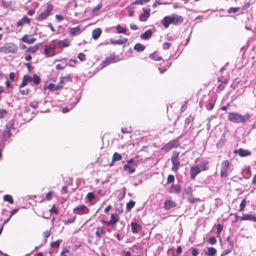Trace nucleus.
Returning <instances> with one entry per match:
<instances>
[{"instance_id": "13", "label": "nucleus", "mask_w": 256, "mask_h": 256, "mask_svg": "<svg viewBox=\"0 0 256 256\" xmlns=\"http://www.w3.org/2000/svg\"><path fill=\"white\" fill-rule=\"evenodd\" d=\"M176 203L170 200H166L164 203V208L166 210H170L171 208L176 207Z\"/></svg>"}, {"instance_id": "15", "label": "nucleus", "mask_w": 256, "mask_h": 256, "mask_svg": "<svg viewBox=\"0 0 256 256\" xmlns=\"http://www.w3.org/2000/svg\"><path fill=\"white\" fill-rule=\"evenodd\" d=\"M42 46V43H38L33 46H30L26 50L27 52H30L32 54H36L39 49L41 48Z\"/></svg>"}, {"instance_id": "37", "label": "nucleus", "mask_w": 256, "mask_h": 256, "mask_svg": "<svg viewBox=\"0 0 256 256\" xmlns=\"http://www.w3.org/2000/svg\"><path fill=\"white\" fill-rule=\"evenodd\" d=\"M134 48L137 52H140L145 50L146 46L140 43H137L134 45Z\"/></svg>"}, {"instance_id": "39", "label": "nucleus", "mask_w": 256, "mask_h": 256, "mask_svg": "<svg viewBox=\"0 0 256 256\" xmlns=\"http://www.w3.org/2000/svg\"><path fill=\"white\" fill-rule=\"evenodd\" d=\"M117 32L118 34H126V29L124 27H122L120 24H118L116 27Z\"/></svg>"}, {"instance_id": "19", "label": "nucleus", "mask_w": 256, "mask_h": 256, "mask_svg": "<svg viewBox=\"0 0 256 256\" xmlns=\"http://www.w3.org/2000/svg\"><path fill=\"white\" fill-rule=\"evenodd\" d=\"M172 24L174 25H178L181 24L183 22V18L182 16L178 15H174L171 16Z\"/></svg>"}, {"instance_id": "12", "label": "nucleus", "mask_w": 256, "mask_h": 256, "mask_svg": "<svg viewBox=\"0 0 256 256\" xmlns=\"http://www.w3.org/2000/svg\"><path fill=\"white\" fill-rule=\"evenodd\" d=\"M142 10L144 12V14H142L139 16L138 19L140 22H146L148 18L150 16V8H142Z\"/></svg>"}, {"instance_id": "17", "label": "nucleus", "mask_w": 256, "mask_h": 256, "mask_svg": "<svg viewBox=\"0 0 256 256\" xmlns=\"http://www.w3.org/2000/svg\"><path fill=\"white\" fill-rule=\"evenodd\" d=\"M117 61L116 56H110L106 57L102 64V67H105L112 63H114Z\"/></svg>"}, {"instance_id": "11", "label": "nucleus", "mask_w": 256, "mask_h": 256, "mask_svg": "<svg viewBox=\"0 0 256 256\" xmlns=\"http://www.w3.org/2000/svg\"><path fill=\"white\" fill-rule=\"evenodd\" d=\"M10 126H6V128L3 132V138L4 140L9 138L11 136L10 128H14V120H11L10 122Z\"/></svg>"}, {"instance_id": "9", "label": "nucleus", "mask_w": 256, "mask_h": 256, "mask_svg": "<svg viewBox=\"0 0 256 256\" xmlns=\"http://www.w3.org/2000/svg\"><path fill=\"white\" fill-rule=\"evenodd\" d=\"M230 167V162L228 160H223L220 164V176L226 178L228 176V170Z\"/></svg>"}, {"instance_id": "53", "label": "nucleus", "mask_w": 256, "mask_h": 256, "mask_svg": "<svg viewBox=\"0 0 256 256\" xmlns=\"http://www.w3.org/2000/svg\"><path fill=\"white\" fill-rule=\"evenodd\" d=\"M86 198L88 202H92L94 199L95 196L92 192H90L87 194Z\"/></svg>"}, {"instance_id": "58", "label": "nucleus", "mask_w": 256, "mask_h": 256, "mask_svg": "<svg viewBox=\"0 0 256 256\" xmlns=\"http://www.w3.org/2000/svg\"><path fill=\"white\" fill-rule=\"evenodd\" d=\"M68 64V63H66L64 66H62L60 64H57L56 66V68L58 70H63Z\"/></svg>"}, {"instance_id": "49", "label": "nucleus", "mask_w": 256, "mask_h": 256, "mask_svg": "<svg viewBox=\"0 0 256 256\" xmlns=\"http://www.w3.org/2000/svg\"><path fill=\"white\" fill-rule=\"evenodd\" d=\"M185 193L186 195V196L192 195L193 193V190L192 188L190 186H188L185 190Z\"/></svg>"}, {"instance_id": "23", "label": "nucleus", "mask_w": 256, "mask_h": 256, "mask_svg": "<svg viewBox=\"0 0 256 256\" xmlns=\"http://www.w3.org/2000/svg\"><path fill=\"white\" fill-rule=\"evenodd\" d=\"M30 24V19L26 16H24L22 17V19L19 20L16 24V27L18 28L20 26H22L24 24Z\"/></svg>"}, {"instance_id": "1", "label": "nucleus", "mask_w": 256, "mask_h": 256, "mask_svg": "<svg viewBox=\"0 0 256 256\" xmlns=\"http://www.w3.org/2000/svg\"><path fill=\"white\" fill-rule=\"evenodd\" d=\"M208 161L205 160L200 164L193 166L190 168V175L192 180H194L196 176L202 171H206L209 169Z\"/></svg>"}, {"instance_id": "38", "label": "nucleus", "mask_w": 256, "mask_h": 256, "mask_svg": "<svg viewBox=\"0 0 256 256\" xmlns=\"http://www.w3.org/2000/svg\"><path fill=\"white\" fill-rule=\"evenodd\" d=\"M186 198H187L188 200L190 203H192V204H194L195 202H199L200 201V198H194L193 196V194H192V195H190V196H186Z\"/></svg>"}, {"instance_id": "64", "label": "nucleus", "mask_w": 256, "mask_h": 256, "mask_svg": "<svg viewBox=\"0 0 256 256\" xmlns=\"http://www.w3.org/2000/svg\"><path fill=\"white\" fill-rule=\"evenodd\" d=\"M198 254V250L196 248H192V256H197Z\"/></svg>"}, {"instance_id": "46", "label": "nucleus", "mask_w": 256, "mask_h": 256, "mask_svg": "<svg viewBox=\"0 0 256 256\" xmlns=\"http://www.w3.org/2000/svg\"><path fill=\"white\" fill-rule=\"evenodd\" d=\"M194 120V116H192L191 114L190 115L188 118H185L184 122L186 124H189L191 122H192Z\"/></svg>"}, {"instance_id": "43", "label": "nucleus", "mask_w": 256, "mask_h": 256, "mask_svg": "<svg viewBox=\"0 0 256 256\" xmlns=\"http://www.w3.org/2000/svg\"><path fill=\"white\" fill-rule=\"evenodd\" d=\"M4 201L9 202L10 204H14V200L11 195L6 194L4 196Z\"/></svg>"}, {"instance_id": "55", "label": "nucleus", "mask_w": 256, "mask_h": 256, "mask_svg": "<svg viewBox=\"0 0 256 256\" xmlns=\"http://www.w3.org/2000/svg\"><path fill=\"white\" fill-rule=\"evenodd\" d=\"M174 180V176L172 174H169L167 178V184L172 183Z\"/></svg>"}, {"instance_id": "54", "label": "nucleus", "mask_w": 256, "mask_h": 256, "mask_svg": "<svg viewBox=\"0 0 256 256\" xmlns=\"http://www.w3.org/2000/svg\"><path fill=\"white\" fill-rule=\"evenodd\" d=\"M218 82H221L222 84H228V80L222 76L218 78Z\"/></svg>"}, {"instance_id": "48", "label": "nucleus", "mask_w": 256, "mask_h": 256, "mask_svg": "<svg viewBox=\"0 0 256 256\" xmlns=\"http://www.w3.org/2000/svg\"><path fill=\"white\" fill-rule=\"evenodd\" d=\"M54 194V192L50 191V192H48L46 195L45 200H48V201L50 200L52 198Z\"/></svg>"}, {"instance_id": "2", "label": "nucleus", "mask_w": 256, "mask_h": 256, "mask_svg": "<svg viewBox=\"0 0 256 256\" xmlns=\"http://www.w3.org/2000/svg\"><path fill=\"white\" fill-rule=\"evenodd\" d=\"M250 118V115L249 114L242 115L236 112H228V120L234 123L244 124L249 120Z\"/></svg>"}, {"instance_id": "51", "label": "nucleus", "mask_w": 256, "mask_h": 256, "mask_svg": "<svg viewBox=\"0 0 256 256\" xmlns=\"http://www.w3.org/2000/svg\"><path fill=\"white\" fill-rule=\"evenodd\" d=\"M7 114L8 112L5 109H0V119L4 118Z\"/></svg>"}, {"instance_id": "14", "label": "nucleus", "mask_w": 256, "mask_h": 256, "mask_svg": "<svg viewBox=\"0 0 256 256\" xmlns=\"http://www.w3.org/2000/svg\"><path fill=\"white\" fill-rule=\"evenodd\" d=\"M63 86H61L58 83L57 85H55L52 83H50L46 87L44 86V89L46 90L48 88L51 92L56 90H60L62 89Z\"/></svg>"}, {"instance_id": "18", "label": "nucleus", "mask_w": 256, "mask_h": 256, "mask_svg": "<svg viewBox=\"0 0 256 256\" xmlns=\"http://www.w3.org/2000/svg\"><path fill=\"white\" fill-rule=\"evenodd\" d=\"M28 34H24L20 38V40L29 44H34L36 40V39L35 38H28Z\"/></svg>"}, {"instance_id": "61", "label": "nucleus", "mask_w": 256, "mask_h": 256, "mask_svg": "<svg viewBox=\"0 0 256 256\" xmlns=\"http://www.w3.org/2000/svg\"><path fill=\"white\" fill-rule=\"evenodd\" d=\"M85 54L84 53L80 52L78 55V58L80 60L83 61L84 60Z\"/></svg>"}, {"instance_id": "45", "label": "nucleus", "mask_w": 256, "mask_h": 256, "mask_svg": "<svg viewBox=\"0 0 256 256\" xmlns=\"http://www.w3.org/2000/svg\"><path fill=\"white\" fill-rule=\"evenodd\" d=\"M150 0H136L132 2V4H143L144 3L148 2Z\"/></svg>"}, {"instance_id": "41", "label": "nucleus", "mask_w": 256, "mask_h": 256, "mask_svg": "<svg viewBox=\"0 0 256 256\" xmlns=\"http://www.w3.org/2000/svg\"><path fill=\"white\" fill-rule=\"evenodd\" d=\"M136 202L132 200L126 204V208L128 211L130 210L135 206Z\"/></svg>"}, {"instance_id": "60", "label": "nucleus", "mask_w": 256, "mask_h": 256, "mask_svg": "<svg viewBox=\"0 0 256 256\" xmlns=\"http://www.w3.org/2000/svg\"><path fill=\"white\" fill-rule=\"evenodd\" d=\"M50 213H54L55 214H58V209L55 207L54 205H53L52 208L50 210Z\"/></svg>"}, {"instance_id": "34", "label": "nucleus", "mask_w": 256, "mask_h": 256, "mask_svg": "<svg viewBox=\"0 0 256 256\" xmlns=\"http://www.w3.org/2000/svg\"><path fill=\"white\" fill-rule=\"evenodd\" d=\"M102 30L100 28H97L94 30L92 32V37L94 39L96 40L100 36Z\"/></svg>"}, {"instance_id": "16", "label": "nucleus", "mask_w": 256, "mask_h": 256, "mask_svg": "<svg viewBox=\"0 0 256 256\" xmlns=\"http://www.w3.org/2000/svg\"><path fill=\"white\" fill-rule=\"evenodd\" d=\"M82 32L80 26L69 28V34L71 36H76L80 34Z\"/></svg>"}, {"instance_id": "24", "label": "nucleus", "mask_w": 256, "mask_h": 256, "mask_svg": "<svg viewBox=\"0 0 256 256\" xmlns=\"http://www.w3.org/2000/svg\"><path fill=\"white\" fill-rule=\"evenodd\" d=\"M32 81V77L28 74H24L22 78V82L20 84H21V87H24L27 85L28 82H30Z\"/></svg>"}, {"instance_id": "57", "label": "nucleus", "mask_w": 256, "mask_h": 256, "mask_svg": "<svg viewBox=\"0 0 256 256\" xmlns=\"http://www.w3.org/2000/svg\"><path fill=\"white\" fill-rule=\"evenodd\" d=\"M208 242L210 244L214 245L216 243V240L215 237H210L208 238Z\"/></svg>"}, {"instance_id": "63", "label": "nucleus", "mask_w": 256, "mask_h": 256, "mask_svg": "<svg viewBox=\"0 0 256 256\" xmlns=\"http://www.w3.org/2000/svg\"><path fill=\"white\" fill-rule=\"evenodd\" d=\"M102 4H99L97 5L96 7H94L93 8L92 12L94 13L98 12L102 8Z\"/></svg>"}, {"instance_id": "44", "label": "nucleus", "mask_w": 256, "mask_h": 256, "mask_svg": "<svg viewBox=\"0 0 256 256\" xmlns=\"http://www.w3.org/2000/svg\"><path fill=\"white\" fill-rule=\"evenodd\" d=\"M246 200L245 198H244L242 200L240 206V209L238 210L239 212H243L244 210V208H246Z\"/></svg>"}, {"instance_id": "59", "label": "nucleus", "mask_w": 256, "mask_h": 256, "mask_svg": "<svg viewBox=\"0 0 256 256\" xmlns=\"http://www.w3.org/2000/svg\"><path fill=\"white\" fill-rule=\"evenodd\" d=\"M171 46H172V44L170 42H166L163 44V48L164 50H168L170 48Z\"/></svg>"}, {"instance_id": "3", "label": "nucleus", "mask_w": 256, "mask_h": 256, "mask_svg": "<svg viewBox=\"0 0 256 256\" xmlns=\"http://www.w3.org/2000/svg\"><path fill=\"white\" fill-rule=\"evenodd\" d=\"M56 41L53 40L51 43L45 45L44 48V54L46 57H52L56 54Z\"/></svg>"}, {"instance_id": "6", "label": "nucleus", "mask_w": 256, "mask_h": 256, "mask_svg": "<svg viewBox=\"0 0 256 256\" xmlns=\"http://www.w3.org/2000/svg\"><path fill=\"white\" fill-rule=\"evenodd\" d=\"M18 50V46L12 42L6 43L2 46L0 47V52L5 54L10 53L14 54Z\"/></svg>"}, {"instance_id": "36", "label": "nucleus", "mask_w": 256, "mask_h": 256, "mask_svg": "<svg viewBox=\"0 0 256 256\" xmlns=\"http://www.w3.org/2000/svg\"><path fill=\"white\" fill-rule=\"evenodd\" d=\"M124 170L132 174L136 171V168L128 164H126L124 166Z\"/></svg>"}, {"instance_id": "56", "label": "nucleus", "mask_w": 256, "mask_h": 256, "mask_svg": "<svg viewBox=\"0 0 256 256\" xmlns=\"http://www.w3.org/2000/svg\"><path fill=\"white\" fill-rule=\"evenodd\" d=\"M76 218V216H74L72 218H70L66 220H65L64 222V224H69L73 223L75 220Z\"/></svg>"}, {"instance_id": "40", "label": "nucleus", "mask_w": 256, "mask_h": 256, "mask_svg": "<svg viewBox=\"0 0 256 256\" xmlns=\"http://www.w3.org/2000/svg\"><path fill=\"white\" fill-rule=\"evenodd\" d=\"M32 81L35 84L38 85L40 83L41 79L37 74H34L32 77Z\"/></svg>"}, {"instance_id": "32", "label": "nucleus", "mask_w": 256, "mask_h": 256, "mask_svg": "<svg viewBox=\"0 0 256 256\" xmlns=\"http://www.w3.org/2000/svg\"><path fill=\"white\" fill-rule=\"evenodd\" d=\"M122 156L120 154L116 152L114 154L113 156L112 157V160L111 162L109 164L110 166H112L114 165V164L116 161L120 160H122Z\"/></svg>"}, {"instance_id": "5", "label": "nucleus", "mask_w": 256, "mask_h": 256, "mask_svg": "<svg viewBox=\"0 0 256 256\" xmlns=\"http://www.w3.org/2000/svg\"><path fill=\"white\" fill-rule=\"evenodd\" d=\"M180 152L177 151H173L170 160L172 164V170L174 172H176L181 166L180 162L179 159Z\"/></svg>"}, {"instance_id": "27", "label": "nucleus", "mask_w": 256, "mask_h": 256, "mask_svg": "<svg viewBox=\"0 0 256 256\" xmlns=\"http://www.w3.org/2000/svg\"><path fill=\"white\" fill-rule=\"evenodd\" d=\"M181 191V186L180 184H172L168 192L170 194H179Z\"/></svg>"}, {"instance_id": "33", "label": "nucleus", "mask_w": 256, "mask_h": 256, "mask_svg": "<svg viewBox=\"0 0 256 256\" xmlns=\"http://www.w3.org/2000/svg\"><path fill=\"white\" fill-rule=\"evenodd\" d=\"M152 32L151 30H148L140 36V38L142 40H148L152 36Z\"/></svg>"}, {"instance_id": "10", "label": "nucleus", "mask_w": 256, "mask_h": 256, "mask_svg": "<svg viewBox=\"0 0 256 256\" xmlns=\"http://www.w3.org/2000/svg\"><path fill=\"white\" fill-rule=\"evenodd\" d=\"M73 212L74 213L77 214L82 215L88 214L90 212V210L84 204H80L74 208Z\"/></svg>"}, {"instance_id": "31", "label": "nucleus", "mask_w": 256, "mask_h": 256, "mask_svg": "<svg viewBox=\"0 0 256 256\" xmlns=\"http://www.w3.org/2000/svg\"><path fill=\"white\" fill-rule=\"evenodd\" d=\"M70 40L67 38H65L63 40H60L58 42V47L60 48H64L68 47L70 46Z\"/></svg>"}, {"instance_id": "21", "label": "nucleus", "mask_w": 256, "mask_h": 256, "mask_svg": "<svg viewBox=\"0 0 256 256\" xmlns=\"http://www.w3.org/2000/svg\"><path fill=\"white\" fill-rule=\"evenodd\" d=\"M106 234V232L104 230L103 226H98L96 228L95 234H96V237L100 239L102 236H104Z\"/></svg>"}, {"instance_id": "42", "label": "nucleus", "mask_w": 256, "mask_h": 256, "mask_svg": "<svg viewBox=\"0 0 256 256\" xmlns=\"http://www.w3.org/2000/svg\"><path fill=\"white\" fill-rule=\"evenodd\" d=\"M24 87H21V84L19 86V92L22 95H27L30 92V89L26 88L23 89Z\"/></svg>"}, {"instance_id": "25", "label": "nucleus", "mask_w": 256, "mask_h": 256, "mask_svg": "<svg viewBox=\"0 0 256 256\" xmlns=\"http://www.w3.org/2000/svg\"><path fill=\"white\" fill-rule=\"evenodd\" d=\"M161 24L165 28H168L170 24H172L171 16H166L161 20Z\"/></svg>"}, {"instance_id": "52", "label": "nucleus", "mask_w": 256, "mask_h": 256, "mask_svg": "<svg viewBox=\"0 0 256 256\" xmlns=\"http://www.w3.org/2000/svg\"><path fill=\"white\" fill-rule=\"evenodd\" d=\"M60 240L52 242L50 244L51 247L52 248H58L60 245Z\"/></svg>"}, {"instance_id": "26", "label": "nucleus", "mask_w": 256, "mask_h": 256, "mask_svg": "<svg viewBox=\"0 0 256 256\" xmlns=\"http://www.w3.org/2000/svg\"><path fill=\"white\" fill-rule=\"evenodd\" d=\"M216 252V250L213 247H206L204 250V254L206 256H214Z\"/></svg>"}, {"instance_id": "22", "label": "nucleus", "mask_w": 256, "mask_h": 256, "mask_svg": "<svg viewBox=\"0 0 256 256\" xmlns=\"http://www.w3.org/2000/svg\"><path fill=\"white\" fill-rule=\"evenodd\" d=\"M234 152L238 153L241 157L249 156L252 154V152L250 151L243 148H240L238 150H235Z\"/></svg>"}, {"instance_id": "20", "label": "nucleus", "mask_w": 256, "mask_h": 256, "mask_svg": "<svg viewBox=\"0 0 256 256\" xmlns=\"http://www.w3.org/2000/svg\"><path fill=\"white\" fill-rule=\"evenodd\" d=\"M240 220H251L256 222V216L251 214H244L240 218Z\"/></svg>"}, {"instance_id": "7", "label": "nucleus", "mask_w": 256, "mask_h": 256, "mask_svg": "<svg viewBox=\"0 0 256 256\" xmlns=\"http://www.w3.org/2000/svg\"><path fill=\"white\" fill-rule=\"evenodd\" d=\"M180 142L178 139L172 140L168 142L165 144L162 148V150H164L165 152H168L171 150L176 148L180 146Z\"/></svg>"}, {"instance_id": "47", "label": "nucleus", "mask_w": 256, "mask_h": 256, "mask_svg": "<svg viewBox=\"0 0 256 256\" xmlns=\"http://www.w3.org/2000/svg\"><path fill=\"white\" fill-rule=\"evenodd\" d=\"M240 9L239 7H231L228 10V14L236 13Z\"/></svg>"}, {"instance_id": "35", "label": "nucleus", "mask_w": 256, "mask_h": 256, "mask_svg": "<svg viewBox=\"0 0 256 256\" xmlns=\"http://www.w3.org/2000/svg\"><path fill=\"white\" fill-rule=\"evenodd\" d=\"M149 58L155 61H159L162 59V56H160L159 53L157 52H154L150 54Z\"/></svg>"}, {"instance_id": "50", "label": "nucleus", "mask_w": 256, "mask_h": 256, "mask_svg": "<svg viewBox=\"0 0 256 256\" xmlns=\"http://www.w3.org/2000/svg\"><path fill=\"white\" fill-rule=\"evenodd\" d=\"M51 232L50 230H46L43 233V236L44 238V242H47V239L50 236Z\"/></svg>"}, {"instance_id": "29", "label": "nucleus", "mask_w": 256, "mask_h": 256, "mask_svg": "<svg viewBox=\"0 0 256 256\" xmlns=\"http://www.w3.org/2000/svg\"><path fill=\"white\" fill-rule=\"evenodd\" d=\"M128 39L127 38H123L122 39H119L118 40H115L112 38L110 40V42L113 45H122L124 44L127 42Z\"/></svg>"}, {"instance_id": "28", "label": "nucleus", "mask_w": 256, "mask_h": 256, "mask_svg": "<svg viewBox=\"0 0 256 256\" xmlns=\"http://www.w3.org/2000/svg\"><path fill=\"white\" fill-rule=\"evenodd\" d=\"M132 232L134 234H138L139 230H140L142 228L141 224H138L136 222H132L130 224Z\"/></svg>"}, {"instance_id": "62", "label": "nucleus", "mask_w": 256, "mask_h": 256, "mask_svg": "<svg viewBox=\"0 0 256 256\" xmlns=\"http://www.w3.org/2000/svg\"><path fill=\"white\" fill-rule=\"evenodd\" d=\"M24 66L27 68L28 72H31L32 70L34 68V67L32 66L31 64L29 62L26 63Z\"/></svg>"}, {"instance_id": "8", "label": "nucleus", "mask_w": 256, "mask_h": 256, "mask_svg": "<svg viewBox=\"0 0 256 256\" xmlns=\"http://www.w3.org/2000/svg\"><path fill=\"white\" fill-rule=\"evenodd\" d=\"M53 6L51 4H48L46 9L41 12L36 18L38 21H42L48 17L52 10Z\"/></svg>"}, {"instance_id": "4", "label": "nucleus", "mask_w": 256, "mask_h": 256, "mask_svg": "<svg viewBox=\"0 0 256 256\" xmlns=\"http://www.w3.org/2000/svg\"><path fill=\"white\" fill-rule=\"evenodd\" d=\"M118 221L119 218L118 215L116 214H110V218L109 220H103L101 221V222L107 226H110V228L107 229V231L110 232L112 229L114 230H116V226Z\"/></svg>"}, {"instance_id": "30", "label": "nucleus", "mask_w": 256, "mask_h": 256, "mask_svg": "<svg viewBox=\"0 0 256 256\" xmlns=\"http://www.w3.org/2000/svg\"><path fill=\"white\" fill-rule=\"evenodd\" d=\"M60 81L58 84L61 86H63L64 84H66V82L72 81V78L70 76V74L66 76H61L60 78Z\"/></svg>"}]
</instances>
